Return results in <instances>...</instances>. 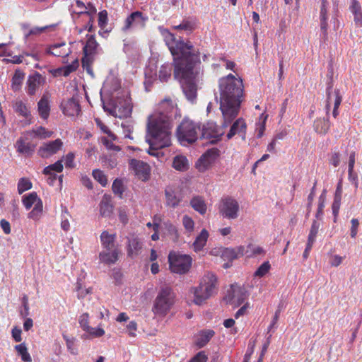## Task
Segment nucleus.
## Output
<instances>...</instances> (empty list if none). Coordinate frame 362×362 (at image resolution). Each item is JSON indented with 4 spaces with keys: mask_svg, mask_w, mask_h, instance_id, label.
I'll return each mask as SVG.
<instances>
[{
    "mask_svg": "<svg viewBox=\"0 0 362 362\" xmlns=\"http://www.w3.org/2000/svg\"><path fill=\"white\" fill-rule=\"evenodd\" d=\"M164 37L173 56L174 77L180 81L187 99L193 103L197 95L193 70L196 64L200 63V52L190 41L176 40L175 35L169 31H166Z\"/></svg>",
    "mask_w": 362,
    "mask_h": 362,
    "instance_id": "nucleus-1",
    "label": "nucleus"
},
{
    "mask_svg": "<svg viewBox=\"0 0 362 362\" xmlns=\"http://www.w3.org/2000/svg\"><path fill=\"white\" fill-rule=\"evenodd\" d=\"M181 117L180 109L170 97L158 103L157 112L148 117L147 123V132L154 136L156 144L162 146L170 143L172 128Z\"/></svg>",
    "mask_w": 362,
    "mask_h": 362,
    "instance_id": "nucleus-2",
    "label": "nucleus"
},
{
    "mask_svg": "<svg viewBox=\"0 0 362 362\" xmlns=\"http://www.w3.org/2000/svg\"><path fill=\"white\" fill-rule=\"evenodd\" d=\"M220 110L225 119V126H229L240 112L244 100V85L241 78L232 74L218 79Z\"/></svg>",
    "mask_w": 362,
    "mask_h": 362,
    "instance_id": "nucleus-3",
    "label": "nucleus"
},
{
    "mask_svg": "<svg viewBox=\"0 0 362 362\" xmlns=\"http://www.w3.org/2000/svg\"><path fill=\"white\" fill-rule=\"evenodd\" d=\"M116 233H110L107 230L100 234V240L103 250L99 253V259L105 264H114L119 259L120 251L116 243Z\"/></svg>",
    "mask_w": 362,
    "mask_h": 362,
    "instance_id": "nucleus-4",
    "label": "nucleus"
},
{
    "mask_svg": "<svg viewBox=\"0 0 362 362\" xmlns=\"http://www.w3.org/2000/svg\"><path fill=\"white\" fill-rule=\"evenodd\" d=\"M218 279L212 272L206 273L200 280L197 287L192 288L194 293V303L202 305L207 299L216 294L218 291Z\"/></svg>",
    "mask_w": 362,
    "mask_h": 362,
    "instance_id": "nucleus-5",
    "label": "nucleus"
},
{
    "mask_svg": "<svg viewBox=\"0 0 362 362\" xmlns=\"http://www.w3.org/2000/svg\"><path fill=\"white\" fill-rule=\"evenodd\" d=\"M200 133V123L185 117L177 127L175 135L181 145L187 146L197 141Z\"/></svg>",
    "mask_w": 362,
    "mask_h": 362,
    "instance_id": "nucleus-6",
    "label": "nucleus"
},
{
    "mask_svg": "<svg viewBox=\"0 0 362 362\" xmlns=\"http://www.w3.org/2000/svg\"><path fill=\"white\" fill-rule=\"evenodd\" d=\"M176 295L170 286H163L158 291L152 307V312L159 317L166 316L173 307Z\"/></svg>",
    "mask_w": 362,
    "mask_h": 362,
    "instance_id": "nucleus-7",
    "label": "nucleus"
},
{
    "mask_svg": "<svg viewBox=\"0 0 362 362\" xmlns=\"http://www.w3.org/2000/svg\"><path fill=\"white\" fill-rule=\"evenodd\" d=\"M169 267L172 272L184 274L192 267V259L189 255L170 252L168 255Z\"/></svg>",
    "mask_w": 362,
    "mask_h": 362,
    "instance_id": "nucleus-8",
    "label": "nucleus"
},
{
    "mask_svg": "<svg viewBox=\"0 0 362 362\" xmlns=\"http://www.w3.org/2000/svg\"><path fill=\"white\" fill-rule=\"evenodd\" d=\"M86 42L83 47V57L81 60L82 66L88 74H92L93 70L91 65L94 60V56L96 54L97 48L99 44L95 40L94 35H87Z\"/></svg>",
    "mask_w": 362,
    "mask_h": 362,
    "instance_id": "nucleus-9",
    "label": "nucleus"
},
{
    "mask_svg": "<svg viewBox=\"0 0 362 362\" xmlns=\"http://www.w3.org/2000/svg\"><path fill=\"white\" fill-rule=\"evenodd\" d=\"M219 214L224 218L235 219L239 216L240 205L238 201L230 196L223 197L218 206Z\"/></svg>",
    "mask_w": 362,
    "mask_h": 362,
    "instance_id": "nucleus-10",
    "label": "nucleus"
},
{
    "mask_svg": "<svg viewBox=\"0 0 362 362\" xmlns=\"http://www.w3.org/2000/svg\"><path fill=\"white\" fill-rule=\"evenodd\" d=\"M221 126H218L215 122H207L202 127H201L200 138L208 139L210 143L216 144L221 140L222 136L225 134V129L228 126H225V119Z\"/></svg>",
    "mask_w": 362,
    "mask_h": 362,
    "instance_id": "nucleus-11",
    "label": "nucleus"
},
{
    "mask_svg": "<svg viewBox=\"0 0 362 362\" xmlns=\"http://www.w3.org/2000/svg\"><path fill=\"white\" fill-rule=\"evenodd\" d=\"M342 101V97L340 95L339 90L336 89L332 93V86H329L327 88V99H326V105H325V110H326V116L329 118V114L331 108V105L334 104L333 111H332V116L336 118L339 115V107L341 105V103Z\"/></svg>",
    "mask_w": 362,
    "mask_h": 362,
    "instance_id": "nucleus-12",
    "label": "nucleus"
},
{
    "mask_svg": "<svg viewBox=\"0 0 362 362\" xmlns=\"http://www.w3.org/2000/svg\"><path fill=\"white\" fill-rule=\"evenodd\" d=\"M129 170L134 173L136 177L142 181H146L150 175L149 165L142 160L131 159L129 161Z\"/></svg>",
    "mask_w": 362,
    "mask_h": 362,
    "instance_id": "nucleus-13",
    "label": "nucleus"
},
{
    "mask_svg": "<svg viewBox=\"0 0 362 362\" xmlns=\"http://www.w3.org/2000/svg\"><path fill=\"white\" fill-rule=\"evenodd\" d=\"M63 146V141L60 139L43 143L37 151V154L42 158H47L56 154Z\"/></svg>",
    "mask_w": 362,
    "mask_h": 362,
    "instance_id": "nucleus-14",
    "label": "nucleus"
},
{
    "mask_svg": "<svg viewBox=\"0 0 362 362\" xmlns=\"http://www.w3.org/2000/svg\"><path fill=\"white\" fill-rule=\"evenodd\" d=\"M148 18L144 16L141 11L132 12L124 21L122 30L126 32L132 28H144Z\"/></svg>",
    "mask_w": 362,
    "mask_h": 362,
    "instance_id": "nucleus-15",
    "label": "nucleus"
},
{
    "mask_svg": "<svg viewBox=\"0 0 362 362\" xmlns=\"http://www.w3.org/2000/svg\"><path fill=\"white\" fill-rule=\"evenodd\" d=\"M247 127V124L243 118L237 119L231 124L230 130L226 134L227 139H231L234 136L238 135L243 140H245Z\"/></svg>",
    "mask_w": 362,
    "mask_h": 362,
    "instance_id": "nucleus-16",
    "label": "nucleus"
},
{
    "mask_svg": "<svg viewBox=\"0 0 362 362\" xmlns=\"http://www.w3.org/2000/svg\"><path fill=\"white\" fill-rule=\"evenodd\" d=\"M45 83V77L42 76L40 73L35 72L34 74L30 75L27 80V93L29 95H34L37 90Z\"/></svg>",
    "mask_w": 362,
    "mask_h": 362,
    "instance_id": "nucleus-17",
    "label": "nucleus"
},
{
    "mask_svg": "<svg viewBox=\"0 0 362 362\" xmlns=\"http://www.w3.org/2000/svg\"><path fill=\"white\" fill-rule=\"evenodd\" d=\"M18 153L25 157L31 156L35 152L36 144L28 141L27 138L20 137L15 144Z\"/></svg>",
    "mask_w": 362,
    "mask_h": 362,
    "instance_id": "nucleus-18",
    "label": "nucleus"
},
{
    "mask_svg": "<svg viewBox=\"0 0 362 362\" xmlns=\"http://www.w3.org/2000/svg\"><path fill=\"white\" fill-rule=\"evenodd\" d=\"M61 107L63 113L67 116H77L81 112L79 103L78 100L74 97L63 101L61 104Z\"/></svg>",
    "mask_w": 362,
    "mask_h": 362,
    "instance_id": "nucleus-19",
    "label": "nucleus"
},
{
    "mask_svg": "<svg viewBox=\"0 0 362 362\" xmlns=\"http://www.w3.org/2000/svg\"><path fill=\"white\" fill-rule=\"evenodd\" d=\"M217 155V150L212 149L204 153L196 163V168L199 172L206 171L211 165L213 160Z\"/></svg>",
    "mask_w": 362,
    "mask_h": 362,
    "instance_id": "nucleus-20",
    "label": "nucleus"
},
{
    "mask_svg": "<svg viewBox=\"0 0 362 362\" xmlns=\"http://www.w3.org/2000/svg\"><path fill=\"white\" fill-rule=\"evenodd\" d=\"M231 293L230 303L235 306L240 305L248 296L245 288L238 286H231Z\"/></svg>",
    "mask_w": 362,
    "mask_h": 362,
    "instance_id": "nucleus-21",
    "label": "nucleus"
},
{
    "mask_svg": "<svg viewBox=\"0 0 362 362\" xmlns=\"http://www.w3.org/2000/svg\"><path fill=\"white\" fill-rule=\"evenodd\" d=\"M127 255L130 257L138 256L142 249V243L140 239L135 236L132 235L127 238Z\"/></svg>",
    "mask_w": 362,
    "mask_h": 362,
    "instance_id": "nucleus-22",
    "label": "nucleus"
},
{
    "mask_svg": "<svg viewBox=\"0 0 362 362\" xmlns=\"http://www.w3.org/2000/svg\"><path fill=\"white\" fill-rule=\"evenodd\" d=\"M46 52L47 54L56 57H66L71 52V50L66 43L63 42L51 45Z\"/></svg>",
    "mask_w": 362,
    "mask_h": 362,
    "instance_id": "nucleus-23",
    "label": "nucleus"
},
{
    "mask_svg": "<svg viewBox=\"0 0 362 362\" xmlns=\"http://www.w3.org/2000/svg\"><path fill=\"white\" fill-rule=\"evenodd\" d=\"M37 111L40 117L47 119L49 116L50 104L47 94H43L37 103Z\"/></svg>",
    "mask_w": 362,
    "mask_h": 362,
    "instance_id": "nucleus-24",
    "label": "nucleus"
},
{
    "mask_svg": "<svg viewBox=\"0 0 362 362\" xmlns=\"http://www.w3.org/2000/svg\"><path fill=\"white\" fill-rule=\"evenodd\" d=\"M244 247L239 246L235 248H224L221 252V257L224 260L233 261L243 256Z\"/></svg>",
    "mask_w": 362,
    "mask_h": 362,
    "instance_id": "nucleus-25",
    "label": "nucleus"
},
{
    "mask_svg": "<svg viewBox=\"0 0 362 362\" xmlns=\"http://www.w3.org/2000/svg\"><path fill=\"white\" fill-rule=\"evenodd\" d=\"M349 10L354 15V21L356 27H362V10L358 0H351Z\"/></svg>",
    "mask_w": 362,
    "mask_h": 362,
    "instance_id": "nucleus-26",
    "label": "nucleus"
},
{
    "mask_svg": "<svg viewBox=\"0 0 362 362\" xmlns=\"http://www.w3.org/2000/svg\"><path fill=\"white\" fill-rule=\"evenodd\" d=\"M215 332L212 329L201 330L197 335L196 345L199 348L206 346L211 339L214 336Z\"/></svg>",
    "mask_w": 362,
    "mask_h": 362,
    "instance_id": "nucleus-27",
    "label": "nucleus"
},
{
    "mask_svg": "<svg viewBox=\"0 0 362 362\" xmlns=\"http://www.w3.org/2000/svg\"><path fill=\"white\" fill-rule=\"evenodd\" d=\"M313 127L315 131L320 134H326L329 128L330 122L329 118H317L314 121Z\"/></svg>",
    "mask_w": 362,
    "mask_h": 362,
    "instance_id": "nucleus-28",
    "label": "nucleus"
},
{
    "mask_svg": "<svg viewBox=\"0 0 362 362\" xmlns=\"http://www.w3.org/2000/svg\"><path fill=\"white\" fill-rule=\"evenodd\" d=\"M13 108L19 116H21L26 119H31L30 111L26 104L22 100H16L13 102Z\"/></svg>",
    "mask_w": 362,
    "mask_h": 362,
    "instance_id": "nucleus-29",
    "label": "nucleus"
},
{
    "mask_svg": "<svg viewBox=\"0 0 362 362\" xmlns=\"http://www.w3.org/2000/svg\"><path fill=\"white\" fill-rule=\"evenodd\" d=\"M147 133H148V138L147 139V142L149 144V148L148 150V153L149 155L158 157V154H159V152H158L159 149H161L165 147H168V146H170L171 136H170V143L168 145L160 146V145L156 144V143H155V141H156V139L154 138V136L151 134H149L148 132H147Z\"/></svg>",
    "mask_w": 362,
    "mask_h": 362,
    "instance_id": "nucleus-30",
    "label": "nucleus"
},
{
    "mask_svg": "<svg viewBox=\"0 0 362 362\" xmlns=\"http://www.w3.org/2000/svg\"><path fill=\"white\" fill-rule=\"evenodd\" d=\"M190 206L200 214L204 215L206 212V204L202 197L195 196L190 201Z\"/></svg>",
    "mask_w": 362,
    "mask_h": 362,
    "instance_id": "nucleus-31",
    "label": "nucleus"
},
{
    "mask_svg": "<svg viewBox=\"0 0 362 362\" xmlns=\"http://www.w3.org/2000/svg\"><path fill=\"white\" fill-rule=\"evenodd\" d=\"M25 78V73L20 70L16 69L11 79V89L14 92H17L21 90L23 81Z\"/></svg>",
    "mask_w": 362,
    "mask_h": 362,
    "instance_id": "nucleus-32",
    "label": "nucleus"
},
{
    "mask_svg": "<svg viewBox=\"0 0 362 362\" xmlns=\"http://www.w3.org/2000/svg\"><path fill=\"white\" fill-rule=\"evenodd\" d=\"M165 195L166 199V204L172 208L177 207L182 200L180 196L177 194L174 191L171 189H166Z\"/></svg>",
    "mask_w": 362,
    "mask_h": 362,
    "instance_id": "nucleus-33",
    "label": "nucleus"
},
{
    "mask_svg": "<svg viewBox=\"0 0 362 362\" xmlns=\"http://www.w3.org/2000/svg\"><path fill=\"white\" fill-rule=\"evenodd\" d=\"M209 238V233L206 229H203L199 235L196 238L193 246L195 251H200L205 246L207 239Z\"/></svg>",
    "mask_w": 362,
    "mask_h": 362,
    "instance_id": "nucleus-34",
    "label": "nucleus"
},
{
    "mask_svg": "<svg viewBox=\"0 0 362 362\" xmlns=\"http://www.w3.org/2000/svg\"><path fill=\"white\" fill-rule=\"evenodd\" d=\"M173 167L177 170H186L188 168L187 159L183 156H175L173 159Z\"/></svg>",
    "mask_w": 362,
    "mask_h": 362,
    "instance_id": "nucleus-35",
    "label": "nucleus"
},
{
    "mask_svg": "<svg viewBox=\"0 0 362 362\" xmlns=\"http://www.w3.org/2000/svg\"><path fill=\"white\" fill-rule=\"evenodd\" d=\"M172 65L170 64H165L161 66L158 77L160 81L167 82L171 77Z\"/></svg>",
    "mask_w": 362,
    "mask_h": 362,
    "instance_id": "nucleus-36",
    "label": "nucleus"
},
{
    "mask_svg": "<svg viewBox=\"0 0 362 362\" xmlns=\"http://www.w3.org/2000/svg\"><path fill=\"white\" fill-rule=\"evenodd\" d=\"M15 350L18 353L19 356H21V359L25 362H31L32 358L30 354L28 351V348L25 343H21L20 344L15 346Z\"/></svg>",
    "mask_w": 362,
    "mask_h": 362,
    "instance_id": "nucleus-37",
    "label": "nucleus"
},
{
    "mask_svg": "<svg viewBox=\"0 0 362 362\" xmlns=\"http://www.w3.org/2000/svg\"><path fill=\"white\" fill-rule=\"evenodd\" d=\"M37 194L36 192H33L28 194H25L22 198V202L26 209H30L32 206L38 201Z\"/></svg>",
    "mask_w": 362,
    "mask_h": 362,
    "instance_id": "nucleus-38",
    "label": "nucleus"
},
{
    "mask_svg": "<svg viewBox=\"0 0 362 362\" xmlns=\"http://www.w3.org/2000/svg\"><path fill=\"white\" fill-rule=\"evenodd\" d=\"M42 202L40 199L36 202L33 210L28 214V217L33 220H38L42 212Z\"/></svg>",
    "mask_w": 362,
    "mask_h": 362,
    "instance_id": "nucleus-39",
    "label": "nucleus"
},
{
    "mask_svg": "<svg viewBox=\"0 0 362 362\" xmlns=\"http://www.w3.org/2000/svg\"><path fill=\"white\" fill-rule=\"evenodd\" d=\"M164 226L165 229L167 230L170 239H172L174 242L177 241L180 235L176 226L170 221L165 222Z\"/></svg>",
    "mask_w": 362,
    "mask_h": 362,
    "instance_id": "nucleus-40",
    "label": "nucleus"
},
{
    "mask_svg": "<svg viewBox=\"0 0 362 362\" xmlns=\"http://www.w3.org/2000/svg\"><path fill=\"white\" fill-rule=\"evenodd\" d=\"M62 170H63L62 160H59L57 162H55L54 164H51V165L45 167L43 170V173L45 175H51L52 171L61 173Z\"/></svg>",
    "mask_w": 362,
    "mask_h": 362,
    "instance_id": "nucleus-41",
    "label": "nucleus"
},
{
    "mask_svg": "<svg viewBox=\"0 0 362 362\" xmlns=\"http://www.w3.org/2000/svg\"><path fill=\"white\" fill-rule=\"evenodd\" d=\"M33 184L30 180L25 177H22L18 182V192L20 194L32 188Z\"/></svg>",
    "mask_w": 362,
    "mask_h": 362,
    "instance_id": "nucleus-42",
    "label": "nucleus"
},
{
    "mask_svg": "<svg viewBox=\"0 0 362 362\" xmlns=\"http://www.w3.org/2000/svg\"><path fill=\"white\" fill-rule=\"evenodd\" d=\"M63 338L66 341L68 351L72 355L78 354V348L76 345V339L74 337L69 338L66 335H63Z\"/></svg>",
    "mask_w": 362,
    "mask_h": 362,
    "instance_id": "nucleus-43",
    "label": "nucleus"
},
{
    "mask_svg": "<svg viewBox=\"0 0 362 362\" xmlns=\"http://www.w3.org/2000/svg\"><path fill=\"white\" fill-rule=\"evenodd\" d=\"M92 175L94 179L97 180L103 187H105L107 185V177L102 170L99 169L93 170Z\"/></svg>",
    "mask_w": 362,
    "mask_h": 362,
    "instance_id": "nucleus-44",
    "label": "nucleus"
},
{
    "mask_svg": "<svg viewBox=\"0 0 362 362\" xmlns=\"http://www.w3.org/2000/svg\"><path fill=\"white\" fill-rule=\"evenodd\" d=\"M112 189L115 194H117L120 198H122L124 191V187L122 180L118 178L115 179L112 183Z\"/></svg>",
    "mask_w": 362,
    "mask_h": 362,
    "instance_id": "nucleus-45",
    "label": "nucleus"
},
{
    "mask_svg": "<svg viewBox=\"0 0 362 362\" xmlns=\"http://www.w3.org/2000/svg\"><path fill=\"white\" fill-rule=\"evenodd\" d=\"M79 66L78 60L76 59L72 62L71 64L64 66L61 69L62 75L64 76H68L71 73L75 71Z\"/></svg>",
    "mask_w": 362,
    "mask_h": 362,
    "instance_id": "nucleus-46",
    "label": "nucleus"
},
{
    "mask_svg": "<svg viewBox=\"0 0 362 362\" xmlns=\"http://www.w3.org/2000/svg\"><path fill=\"white\" fill-rule=\"evenodd\" d=\"M112 206L107 202L102 201L100 204V212L102 216L107 217L112 213Z\"/></svg>",
    "mask_w": 362,
    "mask_h": 362,
    "instance_id": "nucleus-47",
    "label": "nucleus"
},
{
    "mask_svg": "<svg viewBox=\"0 0 362 362\" xmlns=\"http://www.w3.org/2000/svg\"><path fill=\"white\" fill-rule=\"evenodd\" d=\"M271 268V265L269 262H264L262 264L255 272V276L263 277L266 275Z\"/></svg>",
    "mask_w": 362,
    "mask_h": 362,
    "instance_id": "nucleus-48",
    "label": "nucleus"
},
{
    "mask_svg": "<svg viewBox=\"0 0 362 362\" xmlns=\"http://www.w3.org/2000/svg\"><path fill=\"white\" fill-rule=\"evenodd\" d=\"M103 165L110 169L115 168L117 165V160L115 156L110 155L103 159Z\"/></svg>",
    "mask_w": 362,
    "mask_h": 362,
    "instance_id": "nucleus-49",
    "label": "nucleus"
},
{
    "mask_svg": "<svg viewBox=\"0 0 362 362\" xmlns=\"http://www.w3.org/2000/svg\"><path fill=\"white\" fill-rule=\"evenodd\" d=\"M78 322L83 331L92 330V327L89 326V315L88 313H83L80 315Z\"/></svg>",
    "mask_w": 362,
    "mask_h": 362,
    "instance_id": "nucleus-50",
    "label": "nucleus"
},
{
    "mask_svg": "<svg viewBox=\"0 0 362 362\" xmlns=\"http://www.w3.org/2000/svg\"><path fill=\"white\" fill-rule=\"evenodd\" d=\"M182 225L187 231L191 233L194 228V222L188 215H185L182 218Z\"/></svg>",
    "mask_w": 362,
    "mask_h": 362,
    "instance_id": "nucleus-51",
    "label": "nucleus"
},
{
    "mask_svg": "<svg viewBox=\"0 0 362 362\" xmlns=\"http://www.w3.org/2000/svg\"><path fill=\"white\" fill-rule=\"evenodd\" d=\"M34 133L36 136H37L40 139L49 138L53 134L52 132L47 130L43 127H38L35 130H34Z\"/></svg>",
    "mask_w": 362,
    "mask_h": 362,
    "instance_id": "nucleus-52",
    "label": "nucleus"
},
{
    "mask_svg": "<svg viewBox=\"0 0 362 362\" xmlns=\"http://www.w3.org/2000/svg\"><path fill=\"white\" fill-rule=\"evenodd\" d=\"M325 196L324 195V194H322L319 197L317 211L315 214L316 218L318 219H320L323 215V210L325 208Z\"/></svg>",
    "mask_w": 362,
    "mask_h": 362,
    "instance_id": "nucleus-53",
    "label": "nucleus"
},
{
    "mask_svg": "<svg viewBox=\"0 0 362 362\" xmlns=\"http://www.w3.org/2000/svg\"><path fill=\"white\" fill-rule=\"evenodd\" d=\"M107 12L103 10L98 13V25L100 28L103 29L107 24Z\"/></svg>",
    "mask_w": 362,
    "mask_h": 362,
    "instance_id": "nucleus-54",
    "label": "nucleus"
},
{
    "mask_svg": "<svg viewBox=\"0 0 362 362\" xmlns=\"http://www.w3.org/2000/svg\"><path fill=\"white\" fill-rule=\"evenodd\" d=\"M86 6H87L86 10L80 11L76 13L78 16H80L81 15H87V16H89L90 17H91V16H93L94 14H95L97 10L93 4L88 3L86 5Z\"/></svg>",
    "mask_w": 362,
    "mask_h": 362,
    "instance_id": "nucleus-55",
    "label": "nucleus"
},
{
    "mask_svg": "<svg viewBox=\"0 0 362 362\" xmlns=\"http://www.w3.org/2000/svg\"><path fill=\"white\" fill-rule=\"evenodd\" d=\"M194 28V24L189 21H183L180 25L175 26V29L183 30L189 33L192 32Z\"/></svg>",
    "mask_w": 362,
    "mask_h": 362,
    "instance_id": "nucleus-56",
    "label": "nucleus"
},
{
    "mask_svg": "<svg viewBox=\"0 0 362 362\" xmlns=\"http://www.w3.org/2000/svg\"><path fill=\"white\" fill-rule=\"evenodd\" d=\"M75 155L72 152H69L64 157L65 166L67 168H74L75 167L74 163Z\"/></svg>",
    "mask_w": 362,
    "mask_h": 362,
    "instance_id": "nucleus-57",
    "label": "nucleus"
},
{
    "mask_svg": "<svg viewBox=\"0 0 362 362\" xmlns=\"http://www.w3.org/2000/svg\"><path fill=\"white\" fill-rule=\"evenodd\" d=\"M101 141L103 144L109 150H113L115 151H119L121 150L119 146L115 145L112 141H110L106 137H103L101 139Z\"/></svg>",
    "mask_w": 362,
    "mask_h": 362,
    "instance_id": "nucleus-58",
    "label": "nucleus"
},
{
    "mask_svg": "<svg viewBox=\"0 0 362 362\" xmlns=\"http://www.w3.org/2000/svg\"><path fill=\"white\" fill-rule=\"evenodd\" d=\"M319 227L320 224L316 221H313L308 235V239L315 240V238L318 233Z\"/></svg>",
    "mask_w": 362,
    "mask_h": 362,
    "instance_id": "nucleus-59",
    "label": "nucleus"
},
{
    "mask_svg": "<svg viewBox=\"0 0 362 362\" xmlns=\"http://www.w3.org/2000/svg\"><path fill=\"white\" fill-rule=\"evenodd\" d=\"M355 159H356V152L352 151L349 155V168H348V174H349V178H351L354 168L355 165Z\"/></svg>",
    "mask_w": 362,
    "mask_h": 362,
    "instance_id": "nucleus-60",
    "label": "nucleus"
},
{
    "mask_svg": "<svg viewBox=\"0 0 362 362\" xmlns=\"http://www.w3.org/2000/svg\"><path fill=\"white\" fill-rule=\"evenodd\" d=\"M208 356L204 351L198 352L189 362H206Z\"/></svg>",
    "mask_w": 362,
    "mask_h": 362,
    "instance_id": "nucleus-61",
    "label": "nucleus"
},
{
    "mask_svg": "<svg viewBox=\"0 0 362 362\" xmlns=\"http://www.w3.org/2000/svg\"><path fill=\"white\" fill-rule=\"evenodd\" d=\"M86 332L89 334L93 337H100L105 334V330L100 327H92V330L88 329L86 330Z\"/></svg>",
    "mask_w": 362,
    "mask_h": 362,
    "instance_id": "nucleus-62",
    "label": "nucleus"
},
{
    "mask_svg": "<svg viewBox=\"0 0 362 362\" xmlns=\"http://www.w3.org/2000/svg\"><path fill=\"white\" fill-rule=\"evenodd\" d=\"M62 219L61 222V227L64 231H68L70 228V223L68 219L69 214L66 210L62 214Z\"/></svg>",
    "mask_w": 362,
    "mask_h": 362,
    "instance_id": "nucleus-63",
    "label": "nucleus"
},
{
    "mask_svg": "<svg viewBox=\"0 0 362 362\" xmlns=\"http://www.w3.org/2000/svg\"><path fill=\"white\" fill-rule=\"evenodd\" d=\"M329 163L334 167L339 166L340 163V153L339 152L332 153Z\"/></svg>",
    "mask_w": 362,
    "mask_h": 362,
    "instance_id": "nucleus-64",
    "label": "nucleus"
}]
</instances>
